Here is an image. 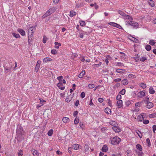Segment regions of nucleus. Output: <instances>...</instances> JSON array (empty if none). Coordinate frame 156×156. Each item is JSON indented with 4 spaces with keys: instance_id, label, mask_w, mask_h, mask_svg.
I'll return each mask as SVG.
<instances>
[{
    "instance_id": "1",
    "label": "nucleus",
    "mask_w": 156,
    "mask_h": 156,
    "mask_svg": "<svg viewBox=\"0 0 156 156\" xmlns=\"http://www.w3.org/2000/svg\"><path fill=\"white\" fill-rule=\"evenodd\" d=\"M111 140V143L113 145L118 144L121 141V139L118 136L111 137L110 138Z\"/></svg>"
},
{
    "instance_id": "2",
    "label": "nucleus",
    "mask_w": 156,
    "mask_h": 156,
    "mask_svg": "<svg viewBox=\"0 0 156 156\" xmlns=\"http://www.w3.org/2000/svg\"><path fill=\"white\" fill-rule=\"evenodd\" d=\"M16 133L17 134L19 135V136H21L23 135L24 132H23V128L20 125H18L17 126Z\"/></svg>"
},
{
    "instance_id": "3",
    "label": "nucleus",
    "mask_w": 156,
    "mask_h": 156,
    "mask_svg": "<svg viewBox=\"0 0 156 156\" xmlns=\"http://www.w3.org/2000/svg\"><path fill=\"white\" fill-rule=\"evenodd\" d=\"M108 24L110 25H111L112 26L116 27L119 29H123L122 27L119 24L114 22H110L108 23Z\"/></svg>"
},
{
    "instance_id": "4",
    "label": "nucleus",
    "mask_w": 156,
    "mask_h": 156,
    "mask_svg": "<svg viewBox=\"0 0 156 156\" xmlns=\"http://www.w3.org/2000/svg\"><path fill=\"white\" fill-rule=\"evenodd\" d=\"M126 22L127 23H128L129 25L133 27L134 28L137 27L138 26V24L136 22H133L132 21L129 22L128 21H126Z\"/></svg>"
},
{
    "instance_id": "5",
    "label": "nucleus",
    "mask_w": 156,
    "mask_h": 156,
    "mask_svg": "<svg viewBox=\"0 0 156 156\" xmlns=\"http://www.w3.org/2000/svg\"><path fill=\"white\" fill-rule=\"evenodd\" d=\"M112 129L115 133H119L121 131V129L118 126H114L112 127Z\"/></svg>"
},
{
    "instance_id": "6",
    "label": "nucleus",
    "mask_w": 156,
    "mask_h": 156,
    "mask_svg": "<svg viewBox=\"0 0 156 156\" xmlns=\"http://www.w3.org/2000/svg\"><path fill=\"white\" fill-rule=\"evenodd\" d=\"M145 95V93L143 91H140L138 93L137 96L138 97L141 98Z\"/></svg>"
},
{
    "instance_id": "7",
    "label": "nucleus",
    "mask_w": 156,
    "mask_h": 156,
    "mask_svg": "<svg viewBox=\"0 0 156 156\" xmlns=\"http://www.w3.org/2000/svg\"><path fill=\"white\" fill-rule=\"evenodd\" d=\"M145 103L147 104L146 107L148 109L151 108L153 107V104L151 102L149 101Z\"/></svg>"
},
{
    "instance_id": "8",
    "label": "nucleus",
    "mask_w": 156,
    "mask_h": 156,
    "mask_svg": "<svg viewBox=\"0 0 156 156\" xmlns=\"http://www.w3.org/2000/svg\"><path fill=\"white\" fill-rule=\"evenodd\" d=\"M18 32L22 35L24 36L25 35V31L22 29H18L17 30Z\"/></svg>"
},
{
    "instance_id": "9",
    "label": "nucleus",
    "mask_w": 156,
    "mask_h": 156,
    "mask_svg": "<svg viewBox=\"0 0 156 156\" xmlns=\"http://www.w3.org/2000/svg\"><path fill=\"white\" fill-rule=\"evenodd\" d=\"M108 150V147L106 145H104L103 146L101 150L103 152H106Z\"/></svg>"
},
{
    "instance_id": "10",
    "label": "nucleus",
    "mask_w": 156,
    "mask_h": 156,
    "mask_svg": "<svg viewBox=\"0 0 156 156\" xmlns=\"http://www.w3.org/2000/svg\"><path fill=\"white\" fill-rule=\"evenodd\" d=\"M148 2L149 4L152 7H153L155 6L154 2L153 0H148Z\"/></svg>"
},
{
    "instance_id": "11",
    "label": "nucleus",
    "mask_w": 156,
    "mask_h": 156,
    "mask_svg": "<svg viewBox=\"0 0 156 156\" xmlns=\"http://www.w3.org/2000/svg\"><path fill=\"white\" fill-rule=\"evenodd\" d=\"M117 106H118L119 108H121L123 105L122 101L121 100H118L117 101Z\"/></svg>"
},
{
    "instance_id": "12",
    "label": "nucleus",
    "mask_w": 156,
    "mask_h": 156,
    "mask_svg": "<svg viewBox=\"0 0 156 156\" xmlns=\"http://www.w3.org/2000/svg\"><path fill=\"white\" fill-rule=\"evenodd\" d=\"M85 73V71L84 70H83L79 75L78 77L80 78H82L83 77Z\"/></svg>"
},
{
    "instance_id": "13",
    "label": "nucleus",
    "mask_w": 156,
    "mask_h": 156,
    "mask_svg": "<svg viewBox=\"0 0 156 156\" xmlns=\"http://www.w3.org/2000/svg\"><path fill=\"white\" fill-rule=\"evenodd\" d=\"M124 17H125V18L129 20L130 21V22L132 21L133 20L132 17L131 16L129 15H127L126 14V15Z\"/></svg>"
},
{
    "instance_id": "14",
    "label": "nucleus",
    "mask_w": 156,
    "mask_h": 156,
    "mask_svg": "<svg viewBox=\"0 0 156 156\" xmlns=\"http://www.w3.org/2000/svg\"><path fill=\"white\" fill-rule=\"evenodd\" d=\"M31 29H28V37H31L33 36V34L32 32H31Z\"/></svg>"
},
{
    "instance_id": "15",
    "label": "nucleus",
    "mask_w": 156,
    "mask_h": 156,
    "mask_svg": "<svg viewBox=\"0 0 156 156\" xmlns=\"http://www.w3.org/2000/svg\"><path fill=\"white\" fill-rule=\"evenodd\" d=\"M52 59L50 58L46 57L43 59V62H47L48 61H51L52 60Z\"/></svg>"
},
{
    "instance_id": "16",
    "label": "nucleus",
    "mask_w": 156,
    "mask_h": 156,
    "mask_svg": "<svg viewBox=\"0 0 156 156\" xmlns=\"http://www.w3.org/2000/svg\"><path fill=\"white\" fill-rule=\"evenodd\" d=\"M138 119L140 121H142L144 120V117L142 115H139L138 117Z\"/></svg>"
},
{
    "instance_id": "17",
    "label": "nucleus",
    "mask_w": 156,
    "mask_h": 156,
    "mask_svg": "<svg viewBox=\"0 0 156 156\" xmlns=\"http://www.w3.org/2000/svg\"><path fill=\"white\" fill-rule=\"evenodd\" d=\"M116 72L117 73H124L125 72V70L124 69H116Z\"/></svg>"
},
{
    "instance_id": "18",
    "label": "nucleus",
    "mask_w": 156,
    "mask_h": 156,
    "mask_svg": "<svg viewBox=\"0 0 156 156\" xmlns=\"http://www.w3.org/2000/svg\"><path fill=\"white\" fill-rule=\"evenodd\" d=\"M105 112L108 114H110L111 112V111L110 109L108 108H106L105 109Z\"/></svg>"
},
{
    "instance_id": "19",
    "label": "nucleus",
    "mask_w": 156,
    "mask_h": 156,
    "mask_svg": "<svg viewBox=\"0 0 156 156\" xmlns=\"http://www.w3.org/2000/svg\"><path fill=\"white\" fill-rule=\"evenodd\" d=\"M122 83L124 85H126L128 83V81L126 79H124L122 81Z\"/></svg>"
},
{
    "instance_id": "20",
    "label": "nucleus",
    "mask_w": 156,
    "mask_h": 156,
    "mask_svg": "<svg viewBox=\"0 0 156 156\" xmlns=\"http://www.w3.org/2000/svg\"><path fill=\"white\" fill-rule=\"evenodd\" d=\"M55 48H59V47L61 46V44L57 42H55Z\"/></svg>"
},
{
    "instance_id": "21",
    "label": "nucleus",
    "mask_w": 156,
    "mask_h": 156,
    "mask_svg": "<svg viewBox=\"0 0 156 156\" xmlns=\"http://www.w3.org/2000/svg\"><path fill=\"white\" fill-rule=\"evenodd\" d=\"M69 120V119L67 117H64L62 119L63 122L65 123H67Z\"/></svg>"
},
{
    "instance_id": "22",
    "label": "nucleus",
    "mask_w": 156,
    "mask_h": 156,
    "mask_svg": "<svg viewBox=\"0 0 156 156\" xmlns=\"http://www.w3.org/2000/svg\"><path fill=\"white\" fill-rule=\"evenodd\" d=\"M149 93L151 94H153L154 93V90L153 88L152 87H150L149 90Z\"/></svg>"
},
{
    "instance_id": "23",
    "label": "nucleus",
    "mask_w": 156,
    "mask_h": 156,
    "mask_svg": "<svg viewBox=\"0 0 156 156\" xmlns=\"http://www.w3.org/2000/svg\"><path fill=\"white\" fill-rule=\"evenodd\" d=\"M79 147V145L76 144L73 145L72 147V148L75 150H77Z\"/></svg>"
},
{
    "instance_id": "24",
    "label": "nucleus",
    "mask_w": 156,
    "mask_h": 156,
    "mask_svg": "<svg viewBox=\"0 0 156 156\" xmlns=\"http://www.w3.org/2000/svg\"><path fill=\"white\" fill-rule=\"evenodd\" d=\"M136 148L140 151H141L142 150V146L139 144H138L136 145Z\"/></svg>"
},
{
    "instance_id": "25",
    "label": "nucleus",
    "mask_w": 156,
    "mask_h": 156,
    "mask_svg": "<svg viewBox=\"0 0 156 156\" xmlns=\"http://www.w3.org/2000/svg\"><path fill=\"white\" fill-rule=\"evenodd\" d=\"M136 132L137 134V135H138V136H139L140 138H142V135L139 130H136Z\"/></svg>"
},
{
    "instance_id": "26",
    "label": "nucleus",
    "mask_w": 156,
    "mask_h": 156,
    "mask_svg": "<svg viewBox=\"0 0 156 156\" xmlns=\"http://www.w3.org/2000/svg\"><path fill=\"white\" fill-rule=\"evenodd\" d=\"M118 12L119 14L120 15H122V16H124V17L126 15V14H125V13H124V12H123L122 11L119 10L118 11Z\"/></svg>"
},
{
    "instance_id": "27",
    "label": "nucleus",
    "mask_w": 156,
    "mask_h": 156,
    "mask_svg": "<svg viewBox=\"0 0 156 156\" xmlns=\"http://www.w3.org/2000/svg\"><path fill=\"white\" fill-rule=\"evenodd\" d=\"M32 153L34 156H37L39 155V153L36 150H34L32 152Z\"/></svg>"
},
{
    "instance_id": "28",
    "label": "nucleus",
    "mask_w": 156,
    "mask_h": 156,
    "mask_svg": "<svg viewBox=\"0 0 156 156\" xmlns=\"http://www.w3.org/2000/svg\"><path fill=\"white\" fill-rule=\"evenodd\" d=\"M70 17H72L76 15V12L73 11H71L70 12Z\"/></svg>"
},
{
    "instance_id": "29",
    "label": "nucleus",
    "mask_w": 156,
    "mask_h": 156,
    "mask_svg": "<svg viewBox=\"0 0 156 156\" xmlns=\"http://www.w3.org/2000/svg\"><path fill=\"white\" fill-rule=\"evenodd\" d=\"M53 132V130L52 129H51L48 131L47 134L49 136H51L52 135Z\"/></svg>"
},
{
    "instance_id": "30",
    "label": "nucleus",
    "mask_w": 156,
    "mask_h": 156,
    "mask_svg": "<svg viewBox=\"0 0 156 156\" xmlns=\"http://www.w3.org/2000/svg\"><path fill=\"white\" fill-rule=\"evenodd\" d=\"M130 39L131 40L135 42L136 43H138L139 42V41L138 39L132 37H131V39Z\"/></svg>"
},
{
    "instance_id": "31",
    "label": "nucleus",
    "mask_w": 156,
    "mask_h": 156,
    "mask_svg": "<svg viewBox=\"0 0 156 156\" xmlns=\"http://www.w3.org/2000/svg\"><path fill=\"white\" fill-rule=\"evenodd\" d=\"M87 31L84 32V34H85L87 35H88V34L90 33L91 31V30L89 28H87Z\"/></svg>"
},
{
    "instance_id": "32",
    "label": "nucleus",
    "mask_w": 156,
    "mask_h": 156,
    "mask_svg": "<svg viewBox=\"0 0 156 156\" xmlns=\"http://www.w3.org/2000/svg\"><path fill=\"white\" fill-rule=\"evenodd\" d=\"M49 10L52 13L56 10V8L55 7H53L50 9Z\"/></svg>"
},
{
    "instance_id": "33",
    "label": "nucleus",
    "mask_w": 156,
    "mask_h": 156,
    "mask_svg": "<svg viewBox=\"0 0 156 156\" xmlns=\"http://www.w3.org/2000/svg\"><path fill=\"white\" fill-rule=\"evenodd\" d=\"M147 51H149L151 50V47L149 45H147L145 47Z\"/></svg>"
},
{
    "instance_id": "34",
    "label": "nucleus",
    "mask_w": 156,
    "mask_h": 156,
    "mask_svg": "<svg viewBox=\"0 0 156 156\" xmlns=\"http://www.w3.org/2000/svg\"><path fill=\"white\" fill-rule=\"evenodd\" d=\"M89 146L87 144H86L84 146V149L85 152L87 151L89 149Z\"/></svg>"
},
{
    "instance_id": "35",
    "label": "nucleus",
    "mask_w": 156,
    "mask_h": 156,
    "mask_svg": "<svg viewBox=\"0 0 156 156\" xmlns=\"http://www.w3.org/2000/svg\"><path fill=\"white\" fill-rule=\"evenodd\" d=\"M13 35L14 37L17 38H20V36L19 34H16L14 33L13 34Z\"/></svg>"
},
{
    "instance_id": "36",
    "label": "nucleus",
    "mask_w": 156,
    "mask_h": 156,
    "mask_svg": "<svg viewBox=\"0 0 156 156\" xmlns=\"http://www.w3.org/2000/svg\"><path fill=\"white\" fill-rule=\"evenodd\" d=\"M149 117L150 118H154L156 117V113H154L153 114H150L149 115Z\"/></svg>"
},
{
    "instance_id": "37",
    "label": "nucleus",
    "mask_w": 156,
    "mask_h": 156,
    "mask_svg": "<svg viewBox=\"0 0 156 156\" xmlns=\"http://www.w3.org/2000/svg\"><path fill=\"white\" fill-rule=\"evenodd\" d=\"M156 42L154 41V40H151L149 41V44L152 45H154L155 44Z\"/></svg>"
},
{
    "instance_id": "38",
    "label": "nucleus",
    "mask_w": 156,
    "mask_h": 156,
    "mask_svg": "<svg viewBox=\"0 0 156 156\" xmlns=\"http://www.w3.org/2000/svg\"><path fill=\"white\" fill-rule=\"evenodd\" d=\"M71 99L72 97H68L66 99V101L67 102H69L71 101Z\"/></svg>"
},
{
    "instance_id": "39",
    "label": "nucleus",
    "mask_w": 156,
    "mask_h": 156,
    "mask_svg": "<svg viewBox=\"0 0 156 156\" xmlns=\"http://www.w3.org/2000/svg\"><path fill=\"white\" fill-rule=\"evenodd\" d=\"M126 90L125 89H122L120 92L119 93L122 95H124L125 93Z\"/></svg>"
},
{
    "instance_id": "40",
    "label": "nucleus",
    "mask_w": 156,
    "mask_h": 156,
    "mask_svg": "<svg viewBox=\"0 0 156 156\" xmlns=\"http://www.w3.org/2000/svg\"><path fill=\"white\" fill-rule=\"evenodd\" d=\"M51 53L53 55H56L57 54V51L55 49H52L51 50Z\"/></svg>"
},
{
    "instance_id": "41",
    "label": "nucleus",
    "mask_w": 156,
    "mask_h": 156,
    "mask_svg": "<svg viewBox=\"0 0 156 156\" xmlns=\"http://www.w3.org/2000/svg\"><path fill=\"white\" fill-rule=\"evenodd\" d=\"M140 87H142L143 88V89H144L146 87V85L143 83H141L140 84Z\"/></svg>"
},
{
    "instance_id": "42",
    "label": "nucleus",
    "mask_w": 156,
    "mask_h": 156,
    "mask_svg": "<svg viewBox=\"0 0 156 156\" xmlns=\"http://www.w3.org/2000/svg\"><path fill=\"white\" fill-rule=\"evenodd\" d=\"M125 102L126 105L127 106H128L129 105L131 104L130 101L129 100L126 101Z\"/></svg>"
},
{
    "instance_id": "43",
    "label": "nucleus",
    "mask_w": 156,
    "mask_h": 156,
    "mask_svg": "<svg viewBox=\"0 0 156 156\" xmlns=\"http://www.w3.org/2000/svg\"><path fill=\"white\" fill-rule=\"evenodd\" d=\"M88 87L92 89L94 87V85L93 84H90L88 85Z\"/></svg>"
},
{
    "instance_id": "44",
    "label": "nucleus",
    "mask_w": 156,
    "mask_h": 156,
    "mask_svg": "<svg viewBox=\"0 0 156 156\" xmlns=\"http://www.w3.org/2000/svg\"><path fill=\"white\" fill-rule=\"evenodd\" d=\"M140 59V60L142 62H144L145 60L147 59V58L145 57H142L141 58H139Z\"/></svg>"
},
{
    "instance_id": "45",
    "label": "nucleus",
    "mask_w": 156,
    "mask_h": 156,
    "mask_svg": "<svg viewBox=\"0 0 156 156\" xmlns=\"http://www.w3.org/2000/svg\"><path fill=\"white\" fill-rule=\"evenodd\" d=\"M79 122V119L76 118L74 121V123L75 124H77Z\"/></svg>"
},
{
    "instance_id": "46",
    "label": "nucleus",
    "mask_w": 156,
    "mask_h": 156,
    "mask_svg": "<svg viewBox=\"0 0 156 156\" xmlns=\"http://www.w3.org/2000/svg\"><path fill=\"white\" fill-rule=\"evenodd\" d=\"M128 77L129 78H135V76L132 74H129L128 75Z\"/></svg>"
},
{
    "instance_id": "47",
    "label": "nucleus",
    "mask_w": 156,
    "mask_h": 156,
    "mask_svg": "<svg viewBox=\"0 0 156 156\" xmlns=\"http://www.w3.org/2000/svg\"><path fill=\"white\" fill-rule=\"evenodd\" d=\"M29 29H31V32H33V33L35 31V27H34L33 26H32L31 27H30Z\"/></svg>"
},
{
    "instance_id": "48",
    "label": "nucleus",
    "mask_w": 156,
    "mask_h": 156,
    "mask_svg": "<svg viewBox=\"0 0 156 156\" xmlns=\"http://www.w3.org/2000/svg\"><path fill=\"white\" fill-rule=\"evenodd\" d=\"M62 79L63 76H59L57 77V79L59 80V82H62Z\"/></svg>"
},
{
    "instance_id": "49",
    "label": "nucleus",
    "mask_w": 156,
    "mask_h": 156,
    "mask_svg": "<svg viewBox=\"0 0 156 156\" xmlns=\"http://www.w3.org/2000/svg\"><path fill=\"white\" fill-rule=\"evenodd\" d=\"M139 56L138 55H137L136 56L134 57L135 60L136 62H137L139 60Z\"/></svg>"
},
{
    "instance_id": "50",
    "label": "nucleus",
    "mask_w": 156,
    "mask_h": 156,
    "mask_svg": "<svg viewBox=\"0 0 156 156\" xmlns=\"http://www.w3.org/2000/svg\"><path fill=\"white\" fill-rule=\"evenodd\" d=\"M40 66H39V65H36V66L35 68V70H36V71L37 72L38 71L39 69V68Z\"/></svg>"
},
{
    "instance_id": "51",
    "label": "nucleus",
    "mask_w": 156,
    "mask_h": 156,
    "mask_svg": "<svg viewBox=\"0 0 156 156\" xmlns=\"http://www.w3.org/2000/svg\"><path fill=\"white\" fill-rule=\"evenodd\" d=\"M47 40V38L46 37H44L43 40V43L44 44L45 43Z\"/></svg>"
},
{
    "instance_id": "52",
    "label": "nucleus",
    "mask_w": 156,
    "mask_h": 156,
    "mask_svg": "<svg viewBox=\"0 0 156 156\" xmlns=\"http://www.w3.org/2000/svg\"><path fill=\"white\" fill-rule=\"evenodd\" d=\"M144 101L145 103H147L148 102H149V99L148 97H146L145 99L144 100Z\"/></svg>"
},
{
    "instance_id": "53",
    "label": "nucleus",
    "mask_w": 156,
    "mask_h": 156,
    "mask_svg": "<svg viewBox=\"0 0 156 156\" xmlns=\"http://www.w3.org/2000/svg\"><path fill=\"white\" fill-rule=\"evenodd\" d=\"M85 93L84 92H82L80 94V97L82 98H83L85 96Z\"/></svg>"
},
{
    "instance_id": "54",
    "label": "nucleus",
    "mask_w": 156,
    "mask_h": 156,
    "mask_svg": "<svg viewBox=\"0 0 156 156\" xmlns=\"http://www.w3.org/2000/svg\"><path fill=\"white\" fill-rule=\"evenodd\" d=\"M80 25L82 26H83L85 24V23L84 21H81L80 22Z\"/></svg>"
},
{
    "instance_id": "55",
    "label": "nucleus",
    "mask_w": 156,
    "mask_h": 156,
    "mask_svg": "<svg viewBox=\"0 0 156 156\" xmlns=\"http://www.w3.org/2000/svg\"><path fill=\"white\" fill-rule=\"evenodd\" d=\"M140 104H141V103H139V102H137V103H136L135 105L136 107V108H137L138 107H140V106H141Z\"/></svg>"
},
{
    "instance_id": "56",
    "label": "nucleus",
    "mask_w": 156,
    "mask_h": 156,
    "mask_svg": "<svg viewBox=\"0 0 156 156\" xmlns=\"http://www.w3.org/2000/svg\"><path fill=\"white\" fill-rule=\"evenodd\" d=\"M23 151L22 150H20L19 152L18 153V156H22L23 155V154L22 153Z\"/></svg>"
},
{
    "instance_id": "57",
    "label": "nucleus",
    "mask_w": 156,
    "mask_h": 156,
    "mask_svg": "<svg viewBox=\"0 0 156 156\" xmlns=\"http://www.w3.org/2000/svg\"><path fill=\"white\" fill-rule=\"evenodd\" d=\"M149 121L148 120H143V123L145 124H147L149 123Z\"/></svg>"
},
{
    "instance_id": "58",
    "label": "nucleus",
    "mask_w": 156,
    "mask_h": 156,
    "mask_svg": "<svg viewBox=\"0 0 156 156\" xmlns=\"http://www.w3.org/2000/svg\"><path fill=\"white\" fill-rule=\"evenodd\" d=\"M146 142L148 144V146L151 145L150 140L149 138L147 139Z\"/></svg>"
},
{
    "instance_id": "59",
    "label": "nucleus",
    "mask_w": 156,
    "mask_h": 156,
    "mask_svg": "<svg viewBox=\"0 0 156 156\" xmlns=\"http://www.w3.org/2000/svg\"><path fill=\"white\" fill-rule=\"evenodd\" d=\"M116 64V65L119 66H123V63L121 62H117Z\"/></svg>"
},
{
    "instance_id": "60",
    "label": "nucleus",
    "mask_w": 156,
    "mask_h": 156,
    "mask_svg": "<svg viewBox=\"0 0 156 156\" xmlns=\"http://www.w3.org/2000/svg\"><path fill=\"white\" fill-rule=\"evenodd\" d=\"M121 96L120 95H118L116 97V99L117 100H120L121 98Z\"/></svg>"
},
{
    "instance_id": "61",
    "label": "nucleus",
    "mask_w": 156,
    "mask_h": 156,
    "mask_svg": "<svg viewBox=\"0 0 156 156\" xmlns=\"http://www.w3.org/2000/svg\"><path fill=\"white\" fill-rule=\"evenodd\" d=\"M121 80L120 78H117L114 80V81L115 82H118Z\"/></svg>"
},
{
    "instance_id": "62",
    "label": "nucleus",
    "mask_w": 156,
    "mask_h": 156,
    "mask_svg": "<svg viewBox=\"0 0 156 156\" xmlns=\"http://www.w3.org/2000/svg\"><path fill=\"white\" fill-rule=\"evenodd\" d=\"M153 130L154 133H155V131L156 130V125H154L153 126Z\"/></svg>"
},
{
    "instance_id": "63",
    "label": "nucleus",
    "mask_w": 156,
    "mask_h": 156,
    "mask_svg": "<svg viewBox=\"0 0 156 156\" xmlns=\"http://www.w3.org/2000/svg\"><path fill=\"white\" fill-rule=\"evenodd\" d=\"M108 105L111 107H112V103L111 101L110 100V99H108Z\"/></svg>"
},
{
    "instance_id": "64",
    "label": "nucleus",
    "mask_w": 156,
    "mask_h": 156,
    "mask_svg": "<svg viewBox=\"0 0 156 156\" xmlns=\"http://www.w3.org/2000/svg\"><path fill=\"white\" fill-rule=\"evenodd\" d=\"M99 102L101 103L103 101V99L102 98H99L98 99Z\"/></svg>"
}]
</instances>
